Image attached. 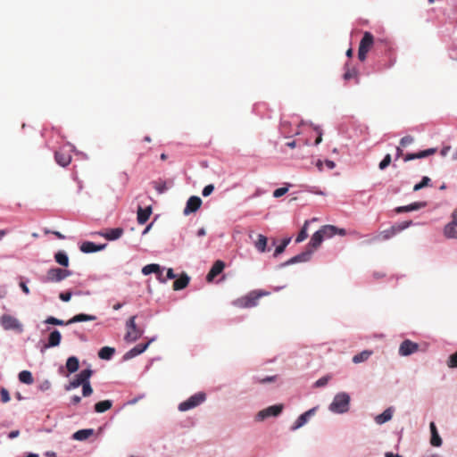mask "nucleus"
<instances>
[{"label":"nucleus","instance_id":"nucleus-1","mask_svg":"<svg viewBox=\"0 0 457 457\" xmlns=\"http://www.w3.org/2000/svg\"><path fill=\"white\" fill-rule=\"evenodd\" d=\"M337 227L333 225H326L323 226L320 229L316 231L307 246V249H312V252L316 250L322 243L325 237H330L334 235H336Z\"/></svg>","mask_w":457,"mask_h":457},{"label":"nucleus","instance_id":"nucleus-2","mask_svg":"<svg viewBox=\"0 0 457 457\" xmlns=\"http://www.w3.org/2000/svg\"><path fill=\"white\" fill-rule=\"evenodd\" d=\"M267 295L265 291H251L248 295L235 300L233 304L239 308H251L256 306L259 299Z\"/></svg>","mask_w":457,"mask_h":457},{"label":"nucleus","instance_id":"nucleus-3","mask_svg":"<svg viewBox=\"0 0 457 457\" xmlns=\"http://www.w3.org/2000/svg\"><path fill=\"white\" fill-rule=\"evenodd\" d=\"M350 405V396L348 394L342 392L335 395L329 405V411L335 413H345L348 411Z\"/></svg>","mask_w":457,"mask_h":457},{"label":"nucleus","instance_id":"nucleus-4","mask_svg":"<svg viewBox=\"0 0 457 457\" xmlns=\"http://www.w3.org/2000/svg\"><path fill=\"white\" fill-rule=\"evenodd\" d=\"M374 45V37L369 32L365 31L362 38L361 39L359 49H358V59L361 62H364L367 58L369 51Z\"/></svg>","mask_w":457,"mask_h":457},{"label":"nucleus","instance_id":"nucleus-5","mask_svg":"<svg viewBox=\"0 0 457 457\" xmlns=\"http://www.w3.org/2000/svg\"><path fill=\"white\" fill-rule=\"evenodd\" d=\"M206 399V395L203 392H198L193 395H191L188 399L182 402L179 405V410L180 411H187L193 408L197 407L201 403H203Z\"/></svg>","mask_w":457,"mask_h":457},{"label":"nucleus","instance_id":"nucleus-6","mask_svg":"<svg viewBox=\"0 0 457 457\" xmlns=\"http://www.w3.org/2000/svg\"><path fill=\"white\" fill-rule=\"evenodd\" d=\"M71 275V272L68 270L61 268H52L46 272V275L42 278L43 282H60L64 278Z\"/></svg>","mask_w":457,"mask_h":457},{"label":"nucleus","instance_id":"nucleus-7","mask_svg":"<svg viewBox=\"0 0 457 457\" xmlns=\"http://www.w3.org/2000/svg\"><path fill=\"white\" fill-rule=\"evenodd\" d=\"M127 332L124 339L127 342L132 343L137 340L143 334V330L138 328L136 325V316H131L126 323Z\"/></svg>","mask_w":457,"mask_h":457},{"label":"nucleus","instance_id":"nucleus-8","mask_svg":"<svg viewBox=\"0 0 457 457\" xmlns=\"http://www.w3.org/2000/svg\"><path fill=\"white\" fill-rule=\"evenodd\" d=\"M411 225V220L403 221L401 223L395 224L389 228L388 229L381 231L377 237H374L376 239L387 240L396 235L397 233L403 231V229L409 228Z\"/></svg>","mask_w":457,"mask_h":457},{"label":"nucleus","instance_id":"nucleus-9","mask_svg":"<svg viewBox=\"0 0 457 457\" xmlns=\"http://www.w3.org/2000/svg\"><path fill=\"white\" fill-rule=\"evenodd\" d=\"M93 374V371L90 370V369H86V370H81L76 377L75 378L71 381L66 386H65V389L67 391L71 390V389H73V388H77L79 387V386H82L84 383L87 382V380H88L90 378V377L92 376Z\"/></svg>","mask_w":457,"mask_h":457},{"label":"nucleus","instance_id":"nucleus-10","mask_svg":"<svg viewBox=\"0 0 457 457\" xmlns=\"http://www.w3.org/2000/svg\"><path fill=\"white\" fill-rule=\"evenodd\" d=\"M54 159H55L56 162L62 167L69 165L71 162V154L70 147L69 146L60 147L54 153Z\"/></svg>","mask_w":457,"mask_h":457},{"label":"nucleus","instance_id":"nucleus-11","mask_svg":"<svg viewBox=\"0 0 457 457\" xmlns=\"http://www.w3.org/2000/svg\"><path fill=\"white\" fill-rule=\"evenodd\" d=\"M282 410H283L282 404H276V405L270 406L268 408H265V409L260 411L256 415V419L258 420L262 421L269 417L278 416L281 413Z\"/></svg>","mask_w":457,"mask_h":457},{"label":"nucleus","instance_id":"nucleus-12","mask_svg":"<svg viewBox=\"0 0 457 457\" xmlns=\"http://www.w3.org/2000/svg\"><path fill=\"white\" fill-rule=\"evenodd\" d=\"M0 322H1L2 327L4 329L21 330V325L20 321L16 318L12 317L11 315H8V314L3 315L0 319Z\"/></svg>","mask_w":457,"mask_h":457},{"label":"nucleus","instance_id":"nucleus-13","mask_svg":"<svg viewBox=\"0 0 457 457\" xmlns=\"http://www.w3.org/2000/svg\"><path fill=\"white\" fill-rule=\"evenodd\" d=\"M202 204V200L199 196H190L187 202L186 207L183 211L185 215H188L192 212H195Z\"/></svg>","mask_w":457,"mask_h":457},{"label":"nucleus","instance_id":"nucleus-14","mask_svg":"<svg viewBox=\"0 0 457 457\" xmlns=\"http://www.w3.org/2000/svg\"><path fill=\"white\" fill-rule=\"evenodd\" d=\"M418 349H419L418 344L406 339L400 345L399 353L402 356H408V355L415 353L416 351H418Z\"/></svg>","mask_w":457,"mask_h":457},{"label":"nucleus","instance_id":"nucleus-15","mask_svg":"<svg viewBox=\"0 0 457 457\" xmlns=\"http://www.w3.org/2000/svg\"><path fill=\"white\" fill-rule=\"evenodd\" d=\"M312 254V249H306L304 252L292 257L286 262L282 264L283 267L295 264L297 262H308L311 259V256Z\"/></svg>","mask_w":457,"mask_h":457},{"label":"nucleus","instance_id":"nucleus-16","mask_svg":"<svg viewBox=\"0 0 457 457\" xmlns=\"http://www.w3.org/2000/svg\"><path fill=\"white\" fill-rule=\"evenodd\" d=\"M225 268V263L220 261V260H218L216 261L212 267L211 268L210 271L208 272L207 276H206V280L208 282H212L215 277H217L219 274H220L223 270Z\"/></svg>","mask_w":457,"mask_h":457},{"label":"nucleus","instance_id":"nucleus-17","mask_svg":"<svg viewBox=\"0 0 457 457\" xmlns=\"http://www.w3.org/2000/svg\"><path fill=\"white\" fill-rule=\"evenodd\" d=\"M123 228H115L107 229L105 232H97L96 234L104 237L107 240H116L123 235Z\"/></svg>","mask_w":457,"mask_h":457},{"label":"nucleus","instance_id":"nucleus-18","mask_svg":"<svg viewBox=\"0 0 457 457\" xmlns=\"http://www.w3.org/2000/svg\"><path fill=\"white\" fill-rule=\"evenodd\" d=\"M436 153V148H428L427 150L420 151L419 153H416V154H407L403 157V161L409 162V161H411L414 159L425 158V157L430 156Z\"/></svg>","mask_w":457,"mask_h":457},{"label":"nucleus","instance_id":"nucleus-19","mask_svg":"<svg viewBox=\"0 0 457 457\" xmlns=\"http://www.w3.org/2000/svg\"><path fill=\"white\" fill-rule=\"evenodd\" d=\"M105 245H96L93 242L86 241L80 245L79 249L83 253H90L104 249Z\"/></svg>","mask_w":457,"mask_h":457},{"label":"nucleus","instance_id":"nucleus-20","mask_svg":"<svg viewBox=\"0 0 457 457\" xmlns=\"http://www.w3.org/2000/svg\"><path fill=\"white\" fill-rule=\"evenodd\" d=\"M444 235L447 238H457V219H453L445 226Z\"/></svg>","mask_w":457,"mask_h":457},{"label":"nucleus","instance_id":"nucleus-21","mask_svg":"<svg viewBox=\"0 0 457 457\" xmlns=\"http://www.w3.org/2000/svg\"><path fill=\"white\" fill-rule=\"evenodd\" d=\"M316 409L312 408L304 413L301 414L298 419L295 420V424L292 427L293 430L298 429L299 428L303 427L307 421L308 419L315 413Z\"/></svg>","mask_w":457,"mask_h":457},{"label":"nucleus","instance_id":"nucleus-22","mask_svg":"<svg viewBox=\"0 0 457 457\" xmlns=\"http://www.w3.org/2000/svg\"><path fill=\"white\" fill-rule=\"evenodd\" d=\"M142 273L144 275H149L151 273H156L158 279H160L162 282H166V279H162V271L161 270V267L158 264H148L145 265L142 269Z\"/></svg>","mask_w":457,"mask_h":457},{"label":"nucleus","instance_id":"nucleus-23","mask_svg":"<svg viewBox=\"0 0 457 457\" xmlns=\"http://www.w3.org/2000/svg\"><path fill=\"white\" fill-rule=\"evenodd\" d=\"M150 342L145 343V344H138L136 346H134L132 349H130L129 352L126 353L125 358L130 359L134 358L140 353H144L147 347L149 346Z\"/></svg>","mask_w":457,"mask_h":457},{"label":"nucleus","instance_id":"nucleus-24","mask_svg":"<svg viewBox=\"0 0 457 457\" xmlns=\"http://www.w3.org/2000/svg\"><path fill=\"white\" fill-rule=\"evenodd\" d=\"M62 336L61 333L54 329L52 331L48 337L47 344L44 345V349L49 348V347H55L58 346L61 343Z\"/></svg>","mask_w":457,"mask_h":457},{"label":"nucleus","instance_id":"nucleus-25","mask_svg":"<svg viewBox=\"0 0 457 457\" xmlns=\"http://www.w3.org/2000/svg\"><path fill=\"white\" fill-rule=\"evenodd\" d=\"M96 317L95 315L79 313L73 316L68 321H66V325L73 324L76 322H83V321H93L96 320Z\"/></svg>","mask_w":457,"mask_h":457},{"label":"nucleus","instance_id":"nucleus-26","mask_svg":"<svg viewBox=\"0 0 457 457\" xmlns=\"http://www.w3.org/2000/svg\"><path fill=\"white\" fill-rule=\"evenodd\" d=\"M429 428H430V432H431L430 444L436 447L441 446L442 439L437 432L436 424L434 422H430Z\"/></svg>","mask_w":457,"mask_h":457},{"label":"nucleus","instance_id":"nucleus-27","mask_svg":"<svg viewBox=\"0 0 457 457\" xmlns=\"http://www.w3.org/2000/svg\"><path fill=\"white\" fill-rule=\"evenodd\" d=\"M151 214H152V208L150 206L146 207V208L138 207L137 222L139 224H145L148 220Z\"/></svg>","mask_w":457,"mask_h":457},{"label":"nucleus","instance_id":"nucleus-28","mask_svg":"<svg viewBox=\"0 0 457 457\" xmlns=\"http://www.w3.org/2000/svg\"><path fill=\"white\" fill-rule=\"evenodd\" d=\"M393 417V408L389 407L385 410L381 414H378L375 417V421L377 424H384L389 421Z\"/></svg>","mask_w":457,"mask_h":457},{"label":"nucleus","instance_id":"nucleus-29","mask_svg":"<svg viewBox=\"0 0 457 457\" xmlns=\"http://www.w3.org/2000/svg\"><path fill=\"white\" fill-rule=\"evenodd\" d=\"M188 283L189 277L184 273L173 282L172 287L174 290H181L187 287Z\"/></svg>","mask_w":457,"mask_h":457},{"label":"nucleus","instance_id":"nucleus-30","mask_svg":"<svg viewBox=\"0 0 457 457\" xmlns=\"http://www.w3.org/2000/svg\"><path fill=\"white\" fill-rule=\"evenodd\" d=\"M79 361L75 356H71L67 359L66 369L70 373H74L79 370Z\"/></svg>","mask_w":457,"mask_h":457},{"label":"nucleus","instance_id":"nucleus-31","mask_svg":"<svg viewBox=\"0 0 457 457\" xmlns=\"http://www.w3.org/2000/svg\"><path fill=\"white\" fill-rule=\"evenodd\" d=\"M112 406V402L111 400H104L96 403L95 404V411L98 413H103L108 410H110Z\"/></svg>","mask_w":457,"mask_h":457},{"label":"nucleus","instance_id":"nucleus-32","mask_svg":"<svg viewBox=\"0 0 457 457\" xmlns=\"http://www.w3.org/2000/svg\"><path fill=\"white\" fill-rule=\"evenodd\" d=\"M372 353H373L372 351L364 350V351L361 352L360 353L355 354L353 357V362L356 363V364L363 362V361H367L372 355Z\"/></svg>","mask_w":457,"mask_h":457},{"label":"nucleus","instance_id":"nucleus-33","mask_svg":"<svg viewBox=\"0 0 457 457\" xmlns=\"http://www.w3.org/2000/svg\"><path fill=\"white\" fill-rule=\"evenodd\" d=\"M267 242L268 238L265 236L259 234L257 240L254 242V246L259 252L264 253L266 251Z\"/></svg>","mask_w":457,"mask_h":457},{"label":"nucleus","instance_id":"nucleus-34","mask_svg":"<svg viewBox=\"0 0 457 457\" xmlns=\"http://www.w3.org/2000/svg\"><path fill=\"white\" fill-rule=\"evenodd\" d=\"M115 353V349L109 346H104L98 352V356L103 360H110Z\"/></svg>","mask_w":457,"mask_h":457},{"label":"nucleus","instance_id":"nucleus-35","mask_svg":"<svg viewBox=\"0 0 457 457\" xmlns=\"http://www.w3.org/2000/svg\"><path fill=\"white\" fill-rule=\"evenodd\" d=\"M93 433V429H80L74 433L73 438L79 441H83L92 436Z\"/></svg>","mask_w":457,"mask_h":457},{"label":"nucleus","instance_id":"nucleus-36","mask_svg":"<svg viewBox=\"0 0 457 457\" xmlns=\"http://www.w3.org/2000/svg\"><path fill=\"white\" fill-rule=\"evenodd\" d=\"M54 260L57 263H59L60 265H62L63 267L69 266L68 255L62 251H59L55 253Z\"/></svg>","mask_w":457,"mask_h":457},{"label":"nucleus","instance_id":"nucleus-37","mask_svg":"<svg viewBox=\"0 0 457 457\" xmlns=\"http://www.w3.org/2000/svg\"><path fill=\"white\" fill-rule=\"evenodd\" d=\"M19 380L21 383L31 385L34 382L32 374L29 370H22L19 373Z\"/></svg>","mask_w":457,"mask_h":457},{"label":"nucleus","instance_id":"nucleus-38","mask_svg":"<svg viewBox=\"0 0 457 457\" xmlns=\"http://www.w3.org/2000/svg\"><path fill=\"white\" fill-rule=\"evenodd\" d=\"M290 241H291V237L283 239L281 244L276 247L275 252H274V256L277 257L278 255L281 254L285 251L286 247L288 245Z\"/></svg>","mask_w":457,"mask_h":457},{"label":"nucleus","instance_id":"nucleus-39","mask_svg":"<svg viewBox=\"0 0 457 457\" xmlns=\"http://www.w3.org/2000/svg\"><path fill=\"white\" fill-rule=\"evenodd\" d=\"M307 226H308V221L306 220L304 222V225L303 227L302 228V229L300 230V232L298 233L296 238H295V242L296 243H301L303 242V240H305L308 237V234H307Z\"/></svg>","mask_w":457,"mask_h":457},{"label":"nucleus","instance_id":"nucleus-40","mask_svg":"<svg viewBox=\"0 0 457 457\" xmlns=\"http://www.w3.org/2000/svg\"><path fill=\"white\" fill-rule=\"evenodd\" d=\"M92 393H93V388H92L89 379H88V380H87L86 383H84L82 385V395H83V396L87 397V396L91 395Z\"/></svg>","mask_w":457,"mask_h":457},{"label":"nucleus","instance_id":"nucleus-41","mask_svg":"<svg viewBox=\"0 0 457 457\" xmlns=\"http://www.w3.org/2000/svg\"><path fill=\"white\" fill-rule=\"evenodd\" d=\"M429 182L430 179L428 177H423L421 181L414 186L413 190L419 191L423 187H428L429 185Z\"/></svg>","mask_w":457,"mask_h":457},{"label":"nucleus","instance_id":"nucleus-42","mask_svg":"<svg viewBox=\"0 0 457 457\" xmlns=\"http://www.w3.org/2000/svg\"><path fill=\"white\" fill-rule=\"evenodd\" d=\"M46 323L47 324H51V325H57V326H63V325H66V322L62 320H59L57 318H54V317H48L46 320H45Z\"/></svg>","mask_w":457,"mask_h":457},{"label":"nucleus","instance_id":"nucleus-43","mask_svg":"<svg viewBox=\"0 0 457 457\" xmlns=\"http://www.w3.org/2000/svg\"><path fill=\"white\" fill-rule=\"evenodd\" d=\"M391 163V155L389 154H386L384 159L379 162L378 167L380 170H385Z\"/></svg>","mask_w":457,"mask_h":457},{"label":"nucleus","instance_id":"nucleus-44","mask_svg":"<svg viewBox=\"0 0 457 457\" xmlns=\"http://www.w3.org/2000/svg\"><path fill=\"white\" fill-rule=\"evenodd\" d=\"M0 400L2 403H5L10 401V394L8 390L4 387L0 389Z\"/></svg>","mask_w":457,"mask_h":457},{"label":"nucleus","instance_id":"nucleus-45","mask_svg":"<svg viewBox=\"0 0 457 457\" xmlns=\"http://www.w3.org/2000/svg\"><path fill=\"white\" fill-rule=\"evenodd\" d=\"M276 379H277V376H268L264 378H254V382L258 383V384H266V383H270V382H275Z\"/></svg>","mask_w":457,"mask_h":457},{"label":"nucleus","instance_id":"nucleus-46","mask_svg":"<svg viewBox=\"0 0 457 457\" xmlns=\"http://www.w3.org/2000/svg\"><path fill=\"white\" fill-rule=\"evenodd\" d=\"M447 366L449 368H457V352L449 356Z\"/></svg>","mask_w":457,"mask_h":457},{"label":"nucleus","instance_id":"nucleus-47","mask_svg":"<svg viewBox=\"0 0 457 457\" xmlns=\"http://www.w3.org/2000/svg\"><path fill=\"white\" fill-rule=\"evenodd\" d=\"M357 77V71L355 69H347V71L345 72L344 74V79L345 80H349L353 78H356Z\"/></svg>","mask_w":457,"mask_h":457},{"label":"nucleus","instance_id":"nucleus-48","mask_svg":"<svg viewBox=\"0 0 457 457\" xmlns=\"http://www.w3.org/2000/svg\"><path fill=\"white\" fill-rule=\"evenodd\" d=\"M288 191V188L287 187H279V188H277L276 190H274L273 192V196L275 198H278V197H281L282 195H284L285 194H287Z\"/></svg>","mask_w":457,"mask_h":457},{"label":"nucleus","instance_id":"nucleus-49","mask_svg":"<svg viewBox=\"0 0 457 457\" xmlns=\"http://www.w3.org/2000/svg\"><path fill=\"white\" fill-rule=\"evenodd\" d=\"M426 206V203H423V202H416V203H413V204H409V211H416V210H419L422 207H425Z\"/></svg>","mask_w":457,"mask_h":457},{"label":"nucleus","instance_id":"nucleus-50","mask_svg":"<svg viewBox=\"0 0 457 457\" xmlns=\"http://www.w3.org/2000/svg\"><path fill=\"white\" fill-rule=\"evenodd\" d=\"M413 141L414 138L411 136H405L400 140V145L404 147L411 144Z\"/></svg>","mask_w":457,"mask_h":457},{"label":"nucleus","instance_id":"nucleus-51","mask_svg":"<svg viewBox=\"0 0 457 457\" xmlns=\"http://www.w3.org/2000/svg\"><path fill=\"white\" fill-rule=\"evenodd\" d=\"M214 190V186L212 184L207 185L204 187L202 194L204 197L209 196Z\"/></svg>","mask_w":457,"mask_h":457},{"label":"nucleus","instance_id":"nucleus-52","mask_svg":"<svg viewBox=\"0 0 457 457\" xmlns=\"http://www.w3.org/2000/svg\"><path fill=\"white\" fill-rule=\"evenodd\" d=\"M59 297L63 302H69L71 298V292H70V291L62 292L59 295Z\"/></svg>","mask_w":457,"mask_h":457},{"label":"nucleus","instance_id":"nucleus-53","mask_svg":"<svg viewBox=\"0 0 457 457\" xmlns=\"http://www.w3.org/2000/svg\"><path fill=\"white\" fill-rule=\"evenodd\" d=\"M328 378H326V377H322L320 378V379H318L316 382H315V386L317 387H320V386H324L325 385L328 384Z\"/></svg>","mask_w":457,"mask_h":457},{"label":"nucleus","instance_id":"nucleus-54","mask_svg":"<svg viewBox=\"0 0 457 457\" xmlns=\"http://www.w3.org/2000/svg\"><path fill=\"white\" fill-rule=\"evenodd\" d=\"M154 187L160 194H162L167 189L165 183H157Z\"/></svg>","mask_w":457,"mask_h":457},{"label":"nucleus","instance_id":"nucleus-55","mask_svg":"<svg viewBox=\"0 0 457 457\" xmlns=\"http://www.w3.org/2000/svg\"><path fill=\"white\" fill-rule=\"evenodd\" d=\"M20 287L21 288L22 292L25 294V295H29V288L28 287V286L26 285L25 282L23 281H21L20 282Z\"/></svg>","mask_w":457,"mask_h":457},{"label":"nucleus","instance_id":"nucleus-56","mask_svg":"<svg viewBox=\"0 0 457 457\" xmlns=\"http://www.w3.org/2000/svg\"><path fill=\"white\" fill-rule=\"evenodd\" d=\"M176 278V275H175V273H174L173 270H172L171 268L168 269V270H167L166 278H165V279H166V280H167V279H173V278Z\"/></svg>","mask_w":457,"mask_h":457},{"label":"nucleus","instance_id":"nucleus-57","mask_svg":"<svg viewBox=\"0 0 457 457\" xmlns=\"http://www.w3.org/2000/svg\"><path fill=\"white\" fill-rule=\"evenodd\" d=\"M451 150V146L450 145H446V146H444L440 152L441 155L442 156H446L448 154V153L450 152Z\"/></svg>","mask_w":457,"mask_h":457},{"label":"nucleus","instance_id":"nucleus-58","mask_svg":"<svg viewBox=\"0 0 457 457\" xmlns=\"http://www.w3.org/2000/svg\"><path fill=\"white\" fill-rule=\"evenodd\" d=\"M396 212H410L409 211V205H405V206H400V207H397L396 208Z\"/></svg>","mask_w":457,"mask_h":457},{"label":"nucleus","instance_id":"nucleus-59","mask_svg":"<svg viewBox=\"0 0 457 457\" xmlns=\"http://www.w3.org/2000/svg\"><path fill=\"white\" fill-rule=\"evenodd\" d=\"M80 401H81V398H80V396H79V395H74V396L71 398V403H72V404H74V405L79 404V403H80Z\"/></svg>","mask_w":457,"mask_h":457},{"label":"nucleus","instance_id":"nucleus-60","mask_svg":"<svg viewBox=\"0 0 457 457\" xmlns=\"http://www.w3.org/2000/svg\"><path fill=\"white\" fill-rule=\"evenodd\" d=\"M19 434H20L19 430L11 431L9 434V438H11V439L15 438L19 436Z\"/></svg>","mask_w":457,"mask_h":457},{"label":"nucleus","instance_id":"nucleus-61","mask_svg":"<svg viewBox=\"0 0 457 457\" xmlns=\"http://www.w3.org/2000/svg\"><path fill=\"white\" fill-rule=\"evenodd\" d=\"M7 292L4 287H0V298H4L6 295Z\"/></svg>","mask_w":457,"mask_h":457},{"label":"nucleus","instance_id":"nucleus-62","mask_svg":"<svg viewBox=\"0 0 457 457\" xmlns=\"http://www.w3.org/2000/svg\"><path fill=\"white\" fill-rule=\"evenodd\" d=\"M403 155V150L401 147H396V158H400Z\"/></svg>","mask_w":457,"mask_h":457},{"label":"nucleus","instance_id":"nucleus-63","mask_svg":"<svg viewBox=\"0 0 457 457\" xmlns=\"http://www.w3.org/2000/svg\"><path fill=\"white\" fill-rule=\"evenodd\" d=\"M206 234L205 232V229L204 228H200L198 231H197V236L198 237H203Z\"/></svg>","mask_w":457,"mask_h":457},{"label":"nucleus","instance_id":"nucleus-64","mask_svg":"<svg viewBox=\"0 0 457 457\" xmlns=\"http://www.w3.org/2000/svg\"><path fill=\"white\" fill-rule=\"evenodd\" d=\"M385 457H403V456H401L399 454H394L393 453H386L385 454Z\"/></svg>","mask_w":457,"mask_h":457}]
</instances>
